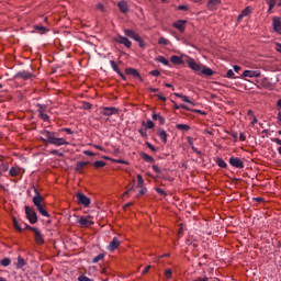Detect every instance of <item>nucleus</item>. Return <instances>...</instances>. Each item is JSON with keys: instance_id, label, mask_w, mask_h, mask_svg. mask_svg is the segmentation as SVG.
Listing matches in <instances>:
<instances>
[{"instance_id": "nucleus-34", "label": "nucleus", "mask_w": 281, "mask_h": 281, "mask_svg": "<svg viewBox=\"0 0 281 281\" xmlns=\"http://www.w3.org/2000/svg\"><path fill=\"white\" fill-rule=\"evenodd\" d=\"M9 175H10L11 177H19V169L12 167V168L10 169V171H9Z\"/></svg>"}, {"instance_id": "nucleus-52", "label": "nucleus", "mask_w": 281, "mask_h": 281, "mask_svg": "<svg viewBox=\"0 0 281 281\" xmlns=\"http://www.w3.org/2000/svg\"><path fill=\"white\" fill-rule=\"evenodd\" d=\"M191 113H199L200 115H206L205 112H203L201 110H195V109H191Z\"/></svg>"}, {"instance_id": "nucleus-31", "label": "nucleus", "mask_w": 281, "mask_h": 281, "mask_svg": "<svg viewBox=\"0 0 281 281\" xmlns=\"http://www.w3.org/2000/svg\"><path fill=\"white\" fill-rule=\"evenodd\" d=\"M157 63H161L162 65H170V63L168 61V59H166V57L164 56H159L158 58H156Z\"/></svg>"}, {"instance_id": "nucleus-56", "label": "nucleus", "mask_w": 281, "mask_h": 281, "mask_svg": "<svg viewBox=\"0 0 281 281\" xmlns=\"http://www.w3.org/2000/svg\"><path fill=\"white\" fill-rule=\"evenodd\" d=\"M179 106H180V109H184V111H192V109L189 108V106L186 105V104H180Z\"/></svg>"}, {"instance_id": "nucleus-35", "label": "nucleus", "mask_w": 281, "mask_h": 281, "mask_svg": "<svg viewBox=\"0 0 281 281\" xmlns=\"http://www.w3.org/2000/svg\"><path fill=\"white\" fill-rule=\"evenodd\" d=\"M158 44L159 45H170V41H168L167 38H165V37H160L159 40H158Z\"/></svg>"}, {"instance_id": "nucleus-60", "label": "nucleus", "mask_w": 281, "mask_h": 281, "mask_svg": "<svg viewBox=\"0 0 281 281\" xmlns=\"http://www.w3.org/2000/svg\"><path fill=\"white\" fill-rule=\"evenodd\" d=\"M85 155H87L88 157H93L95 154H93L91 150H85L83 151Z\"/></svg>"}, {"instance_id": "nucleus-11", "label": "nucleus", "mask_w": 281, "mask_h": 281, "mask_svg": "<svg viewBox=\"0 0 281 281\" xmlns=\"http://www.w3.org/2000/svg\"><path fill=\"white\" fill-rule=\"evenodd\" d=\"M272 25H273L274 32H277V34H281V19L278 16H274L272 19Z\"/></svg>"}, {"instance_id": "nucleus-40", "label": "nucleus", "mask_w": 281, "mask_h": 281, "mask_svg": "<svg viewBox=\"0 0 281 281\" xmlns=\"http://www.w3.org/2000/svg\"><path fill=\"white\" fill-rule=\"evenodd\" d=\"M40 117L44 120V122H47L49 120V116L43 112V110H40Z\"/></svg>"}, {"instance_id": "nucleus-1", "label": "nucleus", "mask_w": 281, "mask_h": 281, "mask_svg": "<svg viewBox=\"0 0 281 281\" xmlns=\"http://www.w3.org/2000/svg\"><path fill=\"white\" fill-rule=\"evenodd\" d=\"M41 139L44 144H53V146H68L69 142L65 138L56 137L55 132H49L47 130L41 132Z\"/></svg>"}, {"instance_id": "nucleus-44", "label": "nucleus", "mask_w": 281, "mask_h": 281, "mask_svg": "<svg viewBox=\"0 0 281 281\" xmlns=\"http://www.w3.org/2000/svg\"><path fill=\"white\" fill-rule=\"evenodd\" d=\"M50 155H57V157H65V154H63L56 149L50 150Z\"/></svg>"}, {"instance_id": "nucleus-47", "label": "nucleus", "mask_w": 281, "mask_h": 281, "mask_svg": "<svg viewBox=\"0 0 281 281\" xmlns=\"http://www.w3.org/2000/svg\"><path fill=\"white\" fill-rule=\"evenodd\" d=\"M147 148H149V150H151L153 153H157V148L155 146H153V144L150 143H146Z\"/></svg>"}, {"instance_id": "nucleus-2", "label": "nucleus", "mask_w": 281, "mask_h": 281, "mask_svg": "<svg viewBox=\"0 0 281 281\" xmlns=\"http://www.w3.org/2000/svg\"><path fill=\"white\" fill-rule=\"evenodd\" d=\"M33 190L35 192V196L33 198V204L35 205L37 212H40L42 216H49V213L45 207H43V204H42L43 201H45V199L43 198V195H41V193L38 192V189L34 187Z\"/></svg>"}, {"instance_id": "nucleus-58", "label": "nucleus", "mask_w": 281, "mask_h": 281, "mask_svg": "<svg viewBox=\"0 0 281 281\" xmlns=\"http://www.w3.org/2000/svg\"><path fill=\"white\" fill-rule=\"evenodd\" d=\"M153 170L155 171V172H161V169L159 168V166H157V165H154L153 166Z\"/></svg>"}, {"instance_id": "nucleus-55", "label": "nucleus", "mask_w": 281, "mask_h": 281, "mask_svg": "<svg viewBox=\"0 0 281 281\" xmlns=\"http://www.w3.org/2000/svg\"><path fill=\"white\" fill-rule=\"evenodd\" d=\"M148 271H150V266H146L145 269L143 270L142 274L146 276V273H148Z\"/></svg>"}, {"instance_id": "nucleus-18", "label": "nucleus", "mask_w": 281, "mask_h": 281, "mask_svg": "<svg viewBox=\"0 0 281 281\" xmlns=\"http://www.w3.org/2000/svg\"><path fill=\"white\" fill-rule=\"evenodd\" d=\"M117 8L123 14H126L128 12V2L124 0L120 1Z\"/></svg>"}, {"instance_id": "nucleus-64", "label": "nucleus", "mask_w": 281, "mask_h": 281, "mask_svg": "<svg viewBox=\"0 0 281 281\" xmlns=\"http://www.w3.org/2000/svg\"><path fill=\"white\" fill-rule=\"evenodd\" d=\"M277 52L281 54V44H277Z\"/></svg>"}, {"instance_id": "nucleus-53", "label": "nucleus", "mask_w": 281, "mask_h": 281, "mask_svg": "<svg viewBox=\"0 0 281 281\" xmlns=\"http://www.w3.org/2000/svg\"><path fill=\"white\" fill-rule=\"evenodd\" d=\"M146 126H147V128H155V123H153V121L148 120Z\"/></svg>"}, {"instance_id": "nucleus-57", "label": "nucleus", "mask_w": 281, "mask_h": 281, "mask_svg": "<svg viewBox=\"0 0 281 281\" xmlns=\"http://www.w3.org/2000/svg\"><path fill=\"white\" fill-rule=\"evenodd\" d=\"M61 131H64L68 135H74V131H71V128H63Z\"/></svg>"}, {"instance_id": "nucleus-51", "label": "nucleus", "mask_w": 281, "mask_h": 281, "mask_svg": "<svg viewBox=\"0 0 281 281\" xmlns=\"http://www.w3.org/2000/svg\"><path fill=\"white\" fill-rule=\"evenodd\" d=\"M150 76H154L157 78V77L161 76V72H159V70H151Z\"/></svg>"}, {"instance_id": "nucleus-59", "label": "nucleus", "mask_w": 281, "mask_h": 281, "mask_svg": "<svg viewBox=\"0 0 281 281\" xmlns=\"http://www.w3.org/2000/svg\"><path fill=\"white\" fill-rule=\"evenodd\" d=\"M158 122H159L160 124H166V119L160 115V116H158Z\"/></svg>"}, {"instance_id": "nucleus-33", "label": "nucleus", "mask_w": 281, "mask_h": 281, "mask_svg": "<svg viewBox=\"0 0 281 281\" xmlns=\"http://www.w3.org/2000/svg\"><path fill=\"white\" fill-rule=\"evenodd\" d=\"M13 226L18 232H23V228H21V225H19V221H16V217H13Z\"/></svg>"}, {"instance_id": "nucleus-30", "label": "nucleus", "mask_w": 281, "mask_h": 281, "mask_svg": "<svg viewBox=\"0 0 281 281\" xmlns=\"http://www.w3.org/2000/svg\"><path fill=\"white\" fill-rule=\"evenodd\" d=\"M216 164L220 168H227V164L225 162V160H223V158H217Z\"/></svg>"}, {"instance_id": "nucleus-4", "label": "nucleus", "mask_w": 281, "mask_h": 281, "mask_svg": "<svg viewBox=\"0 0 281 281\" xmlns=\"http://www.w3.org/2000/svg\"><path fill=\"white\" fill-rule=\"evenodd\" d=\"M25 214L32 225L38 222V216L36 215V212L32 210L30 206H25Z\"/></svg>"}, {"instance_id": "nucleus-39", "label": "nucleus", "mask_w": 281, "mask_h": 281, "mask_svg": "<svg viewBox=\"0 0 281 281\" xmlns=\"http://www.w3.org/2000/svg\"><path fill=\"white\" fill-rule=\"evenodd\" d=\"M244 16H249V14H251V9L249 7H247L246 9H244L240 13Z\"/></svg>"}, {"instance_id": "nucleus-22", "label": "nucleus", "mask_w": 281, "mask_h": 281, "mask_svg": "<svg viewBox=\"0 0 281 281\" xmlns=\"http://www.w3.org/2000/svg\"><path fill=\"white\" fill-rule=\"evenodd\" d=\"M202 76H214V70L211 68H207L205 66H202V70L200 71Z\"/></svg>"}, {"instance_id": "nucleus-16", "label": "nucleus", "mask_w": 281, "mask_h": 281, "mask_svg": "<svg viewBox=\"0 0 281 281\" xmlns=\"http://www.w3.org/2000/svg\"><path fill=\"white\" fill-rule=\"evenodd\" d=\"M15 78H21L22 80H30L33 78V75L30 71L23 70L15 75Z\"/></svg>"}, {"instance_id": "nucleus-7", "label": "nucleus", "mask_w": 281, "mask_h": 281, "mask_svg": "<svg viewBox=\"0 0 281 281\" xmlns=\"http://www.w3.org/2000/svg\"><path fill=\"white\" fill-rule=\"evenodd\" d=\"M125 74L127 76H132V78H138L140 82H144V79L142 78V75H139V71L135 68H126Z\"/></svg>"}, {"instance_id": "nucleus-29", "label": "nucleus", "mask_w": 281, "mask_h": 281, "mask_svg": "<svg viewBox=\"0 0 281 281\" xmlns=\"http://www.w3.org/2000/svg\"><path fill=\"white\" fill-rule=\"evenodd\" d=\"M94 168H104L106 166V162L104 160H97L93 162Z\"/></svg>"}, {"instance_id": "nucleus-3", "label": "nucleus", "mask_w": 281, "mask_h": 281, "mask_svg": "<svg viewBox=\"0 0 281 281\" xmlns=\"http://www.w3.org/2000/svg\"><path fill=\"white\" fill-rule=\"evenodd\" d=\"M124 34L128 38H133V41H136L137 43H139V47H144V42L142 41V37H139V35L135 33V31L126 29L124 31Z\"/></svg>"}, {"instance_id": "nucleus-6", "label": "nucleus", "mask_w": 281, "mask_h": 281, "mask_svg": "<svg viewBox=\"0 0 281 281\" xmlns=\"http://www.w3.org/2000/svg\"><path fill=\"white\" fill-rule=\"evenodd\" d=\"M77 201L80 205H83L85 207H89V205H91V199H89L83 193H77Z\"/></svg>"}, {"instance_id": "nucleus-63", "label": "nucleus", "mask_w": 281, "mask_h": 281, "mask_svg": "<svg viewBox=\"0 0 281 281\" xmlns=\"http://www.w3.org/2000/svg\"><path fill=\"white\" fill-rule=\"evenodd\" d=\"M273 142H274L276 144H278L279 146H281V139H280V138H274Z\"/></svg>"}, {"instance_id": "nucleus-14", "label": "nucleus", "mask_w": 281, "mask_h": 281, "mask_svg": "<svg viewBox=\"0 0 281 281\" xmlns=\"http://www.w3.org/2000/svg\"><path fill=\"white\" fill-rule=\"evenodd\" d=\"M189 67L193 71H196V74H201V70L203 69V66L196 64V61H194V59L189 60Z\"/></svg>"}, {"instance_id": "nucleus-37", "label": "nucleus", "mask_w": 281, "mask_h": 281, "mask_svg": "<svg viewBox=\"0 0 281 281\" xmlns=\"http://www.w3.org/2000/svg\"><path fill=\"white\" fill-rule=\"evenodd\" d=\"M10 258H3L1 261H0V265H2V267H10Z\"/></svg>"}, {"instance_id": "nucleus-13", "label": "nucleus", "mask_w": 281, "mask_h": 281, "mask_svg": "<svg viewBox=\"0 0 281 281\" xmlns=\"http://www.w3.org/2000/svg\"><path fill=\"white\" fill-rule=\"evenodd\" d=\"M87 166H89V161H79V162H77L75 170H76V172H79V175H82V172H85V168H87Z\"/></svg>"}, {"instance_id": "nucleus-46", "label": "nucleus", "mask_w": 281, "mask_h": 281, "mask_svg": "<svg viewBox=\"0 0 281 281\" xmlns=\"http://www.w3.org/2000/svg\"><path fill=\"white\" fill-rule=\"evenodd\" d=\"M78 281H93V279H89L87 276H79Z\"/></svg>"}, {"instance_id": "nucleus-15", "label": "nucleus", "mask_w": 281, "mask_h": 281, "mask_svg": "<svg viewBox=\"0 0 281 281\" xmlns=\"http://www.w3.org/2000/svg\"><path fill=\"white\" fill-rule=\"evenodd\" d=\"M244 78H260V71L256 70H245L243 72Z\"/></svg>"}, {"instance_id": "nucleus-24", "label": "nucleus", "mask_w": 281, "mask_h": 281, "mask_svg": "<svg viewBox=\"0 0 281 281\" xmlns=\"http://www.w3.org/2000/svg\"><path fill=\"white\" fill-rule=\"evenodd\" d=\"M266 2L269 5L268 14H271V10L276 8V5L278 4V0H266Z\"/></svg>"}, {"instance_id": "nucleus-26", "label": "nucleus", "mask_w": 281, "mask_h": 281, "mask_svg": "<svg viewBox=\"0 0 281 281\" xmlns=\"http://www.w3.org/2000/svg\"><path fill=\"white\" fill-rule=\"evenodd\" d=\"M133 190H135V180H133V183L127 187V190L123 193V196H128Z\"/></svg>"}, {"instance_id": "nucleus-5", "label": "nucleus", "mask_w": 281, "mask_h": 281, "mask_svg": "<svg viewBox=\"0 0 281 281\" xmlns=\"http://www.w3.org/2000/svg\"><path fill=\"white\" fill-rule=\"evenodd\" d=\"M30 231L34 233V240L36 245H45V238L38 228H30Z\"/></svg>"}, {"instance_id": "nucleus-48", "label": "nucleus", "mask_w": 281, "mask_h": 281, "mask_svg": "<svg viewBox=\"0 0 281 281\" xmlns=\"http://www.w3.org/2000/svg\"><path fill=\"white\" fill-rule=\"evenodd\" d=\"M111 161H113V164H128V161L123 160V159H111Z\"/></svg>"}, {"instance_id": "nucleus-45", "label": "nucleus", "mask_w": 281, "mask_h": 281, "mask_svg": "<svg viewBox=\"0 0 281 281\" xmlns=\"http://www.w3.org/2000/svg\"><path fill=\"white\" fill-rule=\"evenodd\" d=\"M181 100H182L183 102H188L189 104H192V105L194 106V102H192V101L190 100V98H188V95H182V97H181Z\"/></svg>"}, {"instance_id": "nucleus-9", "label": "nucleus", "mask_w": 281, "mask_h": 281, "mask_svg": "<svg viewBox=\"0 0 281 281\" xmlns=\"http://www.w3.org/2000/svg\"><path fill=\"white\" fill-rule=\"evenodd\" d=\"M77 223H79V225H81L82 227H91V225H93V221H91V217H85L81 216Z\"/></svg>"}, {"instance_id": "nucleus-32", "label": "nucleus", "mask_w": 281, "mask_h": 281, "mask_svg": "<svg viewBox=\"0 0 281 281\" xmlns=\"http://www.w3.org/2000/svg\"><path fill=\"white\" fill-rule=\"evenodd\" d=\"M136 179H137V188H144V179L142 178V175H137Z\"/></svg>"}, {"instance_id": "nucleus-41", "label": "nucleus", "mask_w": 281, "mask_h": 281, "mask_svg": "<svg viewBox=\"0 0 281 281\" xmlns=\"http://www.w3.org/2000/svg\"><path fill=\"white\" fill-rule=\"evenodd\" d=\"M110 65H111L112 69H114V71H116V74H119L120 68L117 67V64H115V60H111Z\"/></svg>"}, {"instance_id": "nucleus-61", "label": "nucleus", "mask_w": 281, "mask_h": 281, "mask_svg": "<svg viewBox=\"0 0 281 281\" xmlns=\"http://www.w3.org/2000/svg\"><path fill=\"white\" fill-rule=\"evenodd\" d=\"M192 151L196 153V155H202L201 150H198L196 147H194L193 145L191 146Z\"/></svg>"}, {"instance_id": "nucleus-8", "label": "nucleus", "mask_w": 281, "mask_h": 281, "mask_svg": "<svg viewBox=\"0 0 281 281\" xmlns=\"http://www.w3.org/2000/svg\"><path fill=\"white\" fill-rule=\"evenodd\" d=\"M229 164L234 168H239V169L245 168V164H243V160H240V158L231 157L229 158Z\"/></svg>"}, {"instance_id": "nucleus-12", "label": "nucleus", "mask_w": 281, "mask_h": 281, "mask_svg": "<svg viewBox=\"0 0 281 281\" xmlns=\"http://www.w3.org/2000/svg\"><path fill=\"white\" fill-rule=\"evenodd\" d=\"M186 23H188V21L178 20L173 22V27H176V30H179V32H186Z\"/></svg>"}, {"instance_id": "nucleus-10", "label": "nucleus", "mask_w": 281, "mask_h": 281, "mask_svg": "<svg viewBox=\"0 0 281 281\" xmlns=\"http://www.w3.org/2000/svg\"><path fill=\"white\" fill-rule=\"evenodd\" d=\"M116 43H120L121 45H124L125 47H127V49H131L133 43H131V41H128V38L124 37V36H117L115 37Z\"/></svg>"}, {"instance_id": "nucleus-54", "label": "nucleus", "mask_w": 281, "mask_h": 281, "mask_svg": "<svg viewBox=\"0 0 281 281\" xmlns=\"http://www.w3.org/2000/svg\"><path fill=\"white\" fill-rule=\"evenodd\" d=\"M226 78H234V70H228L227 72H226Z\"/></svg>"}, {"instance_id": "nucleus-36", "label": "nucleus", "mask_w": 281, "mask_h": 281, "mask_svg": "<svg viewBox=\"0 0 281 281\" xmlns=\"http://www.w3.org/2000/svg\"><path fill=\"white\" fill-rule=\"evenodd\" d=\"M35 30L40 32V34H45V32H47V27L41 25L35 26Z\"/></svg>"}, {"instance_id": "nucleus-21", "label": "nucleus", "mask_w": 281, "mask_h": 281, "mask_svg": "<svg viewBox=\"0 0 281 281\" xmlns=\"http://www.w3.org/2000/svg\"><path fill=\"white\" fill-rule=\"evenodd\" d=\"M140 157L144 159V161H147V164H155V158L146 153H140Z\"/></svg>"}, {"instance_id": "nucleus-25", "label": "nucleus", "mask_w": 281, "mask_h": 281, "mask_svg": "<svg viewBox=\"0 0 281 281\" xmlns=\"http://www.w3.org/2000/svg\"><path fill=\"white\" fill-rule=\"evenodd\" d=\"M170 60L173 65H182L183 64V59H181V57H179L177 55L171 56Z\"/></svg>"}, {"instance_id": "nucleus-19", "label": "nucleus", "mask_w": 281, "mask_h": 281, "mask_svg": "<svg viewBox=\"0 0 281 281\" xmlns=\"http://www.w3.org/2000/svg\"><path fill=\"white\" fill-rule=\"evenodd\" d=\"M158 137H160V139L164 142V144H167V142H168V133H166L165 130H162V128L158 130Z\"/></svg>"}, {"instance_id": "nucleus-50", "label": "nucleus", "mask_w": 281, "mask_h": 281, "mask_svg": "<svg viewBox=\"0 0 281 281\" xmlns=\"http://www.w3.org/2000/svg\"><path fill=\"white\" fill-rule=\"evenodd\" d=\"M82 108H83L86 111H89V109H91V103H89V102H83V103H82Z\"/></svg>"}, {"instance_id": "nucleus-38", "label": "nucleus", "mask_w": 281, "mask_h": 281, "mask_svg": "<svg viewBox=\"0 0 281 281\" xmlns=\"http://www.w3.org/2000/svg\"><path fill=\"white\" fill-rule=\"evenodd\" d=\"M100 260H104V254H100L97 257H94L92 262L97 263L100 262Z\"/></svg>"}, {"instance_id": "nucleus-27", "label": "nucleus", "mask_w": 281, "mask_h": 281, "mask_svg": "<svg viewBox=\"0 0 281 281\" xmlns=\"http://www.w3.org/2000/svg\"><path fill=\"white\" fill-rule=\"evenodd\" d=\"M23 267H25V259H23L22 257H18L16 268L23 269Z\"/></svg>"}, {"instance_id": "nucleus-42", "label": "nucleus", "mask_w": 281, "mask_h": 281, "mask_svg": "<svg viewBox=\"0 0 281 281\" xmlns=\"http://www.w3.org/2000/svg\"><path fill=\"white\" fill-rule=\"evenodd\" d=\"M165 277L167 278V280H170L172 278V269H167L165 271Z\"/></svg>"}, {"instance_id": "nucleus-17", "label": "nucleus", "mask_w": 281, "mask_h": 281, "mask_svg": "<svg viewBox=\"0 0 281 281\" xmlns=\"http://www.w3.org/2000/svg\"><path fill=\"white\" fill-rule=\"evenodd\" d=\"M120 239H117V237H113L112 241L108 246L109 251H115V249L120 247Z\"/></svg>"}, {"instance_id": "nucleus-49", "label": "nucleus", "mask_w": 281, "mask_h": 281, "mask_svg": "<svg viewBox=\"0 0 281 281\" xmlns=\"http://www.w3.org/2000/svg\"><path fill=\"white\" fill-rule=\"evenodd\" d=\"M143 194H146V188H140V190L138 191V194L136 195L137 199H139V196H143Z\"/></svg>"}, {"instance_id": "nucleus-62", "label": "nucleus", "mask_w": 281, "mask_h": 281, "mask_svg": "<svg viewBox=\"0 0 281 281\" xmlns=\"http://www.w3.org/2000/svg\"><path fill=\"white\" fill-rule=\"evenodd\" d=\"M178 10H188V5L181 4V5L178 7Z\"/></svg>"}, {"instance_id": "nucleus-20", "label": "nucleus", "mask_w": 281, "mask_h": 281, "mask_svg": "<svg viewBox=\"0 0 281 281\" xmlns=\"http://www.w3.org/2000/svg\"><path fill=\"white\" fill-rule=\"evenodd\" d=\"M218 5H221V0H210L207 3V8L210 10H216V8H218Z\"/></svg>"}, {"instance_id": "nucleus-28", "label": "nucleus", "mask_w": 281, "mask_h": 281, "mask_svg": "<svg viewBox=\"0 0 281 281\" xmlns=\"http://www.w3.org/2000/svg\"><path fill=\"white\" fill-rule=\"evenodd\" d=\"M176 128H178V131H190V125H188V124H177Z\"/></svg>"}, {"instance_id": "nucleus-43", "label": "nucleus", "mask_w": 281, "mask_h": 281, "mask_svg": "<svg viewBox=\"0 0 281 281\" xmlns=\"http://www.w3.org/2000/svg\"><path fill=\"white\" fill-rule=\"evenodd\" d=\"M156 192H158L160 196H168V193H166V191L161 188H156Z\"/></svg>"}, {"instance_id": "nucleus-23", "label": "nucleus", "mask_w": 281, "mask_h": 281, "mask_svg": "<svg viewBox=\"0 0 281 281\" xmlns=\"http://www.w3.org/2000/svg\"><path fill=\"white\" fill-rule=\"evenodd\" d=\"M114 113H117V109L115 108H104L103 109V115H114Z\"/></svg>"}]
</instances>
